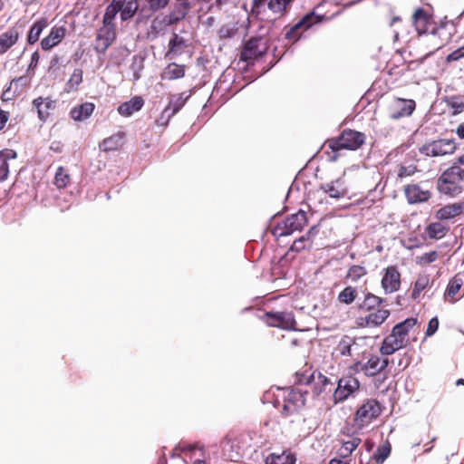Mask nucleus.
<instances>
[{"label": "nucleus", "instance_id": "f257e3e1", "mask_svg": "<svg viewBox=\"0 0 464 464\" xmlns=\"http://www.w3.org/2000/svg\"><path fill=\"white\" fill-rule=\"evenodd\" d=\"M366 136L363 132L346 129L335 139L326 141V145L332 150L333 155L329 156L330 160L335 161L338 158L337 152L341 150H356L365 142Z\"/></svg>", "mask_w": 464, "mask_h": 464}, {"label": "nucleus", "instance_id": "f03ea898", "mask_svg": "<svg viewBox=\"0 0 464 464\" xmlns=\"http://www.w3.org/2000/svg\"><path fill=\"white\" fill-rule=\"evenodd\" d=\"M436 188L440 195L457 198L464 192V181L460 178L459 166L444 170L437 179Z\"/></svg>", "mask_w": 464, "mask_h": 464}, {"label": "nucleus", "instance_id": "7ed1b4c3", "mask_svg": "<svg viewBox=\"0 0 464 464\" xmlns=\"http://www.w3.org/2000/svg\"><path fill=\"white\" fill-rule=\"evenodd\" d=\"M268 50L267 38L256 35L246 40L240 53V61L247 64H254L255 61L261 58Z\"/></svg>", "mask_w": 464, "mask_h": 464}, {"label": "nucleus", "instance_id": "20e7f679", "mask_svg": "<svg viewBox=\"0 0 464 464\" xmlns=\"http://www.w3.org/2000/svg\"><path fill=\"white\" fill-rule=\"evenodd\" d=\"M307 391L300 388L288 387L283 389V407L281 414L285 417L291 416L305 405Z\"/></svg>", "mask_w": 464, "mask_h": 464}, {"label": "nucleus", "instance_id": "39448f33", "mask_svg": "<svg viewBox=\"0 0 464 464\" xmlns=\"http://www.w3.org/2000/svg\"><path fill=\"white\" fill-rule=\"evenodd\" d=\"M306 225V212L299 210L298 212L286 217L283 221L278 222L272 229V234L277 237L289 236L295 231H301Z\"/></svg>", "mask_w": 464, "mask_h": 464}, {"label": "nucleus", "instance_id": "423d86ee", "mask_svg": "<svg viewBox=\"0 0 464 464\" xmlns=\"http://www.w3.org/2000/svg\"><path fill=\"white\" fill-rule=\"evenodd\" d=\"M456 150L457 143L454 139H440L423 144L419 150L426 157H440L452 154Z\"/></svg>", "mask_w": 464, "mask_h": 464}, {"label": "nucleus", "instance_id": "0eeeda50", "mask_svg": "<svg viewBox=\"0 0 464 464\" xmlns=\"http://www.w3.org/2000/svg\"><path fill=\"white\" fill-rule=\"evenodd\" d=\"M381 413V404L376 400H368L356 411L354 422L358 427L362 428L370 424Z\"/></svg>", "mask_w": 464, "mask_h": 464}, {"label": "nucleus", "instance_id": "6e6552de", "mask_svg": "<svg viewBox=\"0 0 464 464\" xmlns=\"http://www.w3.org/2000/svg\"><path fill=\"white\" fill-rule=\"evenodd\" d=\"M322 21L321 16L314 11L304 15L296 24L292 25L285 33V38L289 41L296 42L303 32L311 28L314 24H317Z\"/></svg>", "mask_w": 464, "mask_h": 464}, {"label": "nucleus", "instance_id": "1a4fd4ad", "mask_svg": "<svg viewBox=\"0 0 464 464\" xmlns=\"http://www.w3.org/2000/svg\"><path fill=\"white\" fill-rule=\"evenodd\" d=\"M360 387L359 381L353 376L342 377L338 380L337 387L334 392L335 402H342L353 395Z\"/></svg>", "mask_w": 464, "mask_h": 464}, {"label": "nucleus", "instance_id": "9d476101", "mask_svg": "<svg viewBox=\"0 0 464 464\" xmlns=\"http://www.w3.org/2000/svg\"><path fill=\"white\" fill-rule=\"evenodd\" d=\"M293 0H253L252 12L260 14L267 8L273 14L282 16Z\"/></svg>", "mask_w": 464, "mask_h": 464}, {"label": "nucleus", "instance_id": "9b49d317", "mask_svg": "<svg viewBox=\"0 0 464 464\" xmlns=\"http://www.w3.org/2000/svg\"><path fill=\"white\" fill-rule=\"evenodd\" d=\"M266 324L271 327L294 329L296 322L292 312H266L264 315Z\"/></svg>", "mask_w": 464, "mask_h": 464}, {"label": "nucleus", "instance_id": "f8f14e48", "mask_svg": "<svg viewBox=\"0 0 464 464\" xmlns=\"http://www.w3.org/2000/svg\"><path fill=\"white\" fill-rule=\"evenodd\" d=\"M116 38V28L114 24H102L98 30L95 39L94 49L97 53H103Z\"/></svg>", "mask_w": 464, "mask_h": 464}, {"label": "nucleus", "instance_id": "ddd939ff", "mask_svg": "<svg viewBox=\"0 0 464 464\" xmlns=\"http://www.w3.org/2000/svg\"><path fill=\"white\" fill-rule=\"evenodd\" d=\"M381 284L385 294H392L400 289L401 273L396 266H390L384 269Z\"/></svg>", "mask_w": 464, "mask_h": 464}, {"label": "nucleus", "instance_id": "4468645a", "mask_svg": "<svg viewBox=\"0 0 464 464\" xmlns=\"http://www.w3.org/2000/svg\"><path fill=\"white\" fill-rule=\"evenodd\" d=\"M369 314L365 317H360L358 319V324L362 327L371 326L377 327L382 324L386 319L390 316V310L382 306L374 311L368 312Z\"/></svg>", "mask_w": 464, "mask_h": 464}, {"label": "nucleus", "instance_id": "2eb2a0df", "mask_svg": "<svg viewBox=\"0 0 464 464\" xmlns=\"http://www.w3.org/2000/svg\"><path fill=\"white\" fill-rule=\"evenodd\" d=\"M67 29L64 25H54L47 36L41 41V48L49 51L58 45L65 37Z\"/></svg>", "mask_w": 464, "mask_h": 464}, {"label": "nucleus", "instance_id": "dca6fc26", "mask_svg": "<svg viewBox=\"0 0 464 464\" xmlns=\"http://www.w3.org/2000/svg\"><path fill=\"white\" fill-rule=\"evenodd\" d=\"M404 194L410 204L426 202L431 198V192L429 189L422 188L418 184L405 186Z\"/></svg>", "mask_w": 464, "mask_h": 464}, {"label": "nucleus", "instance_id": "f3484780", "mask_svg": "<svg viewBox=\"0 0 464 464\" xmlns=\"http://www.w3.org/2000/svg\"><path fill=\"white\" fill-rule=\"evenodd\" d=\"M406 344L407 342L405 340L392 332L383 339L380 347V353L382 355L388 356L405 347Z\"/></svg>", "mask_w": 464, "mask_h": 464}, {"label": "nucleus", "instance_id": "a211bd4d", "mask_svg": "<svg viewBox=\"0 0 464 464\" xmlns=\"http://www.w3.org/2000/svg\"><path fill=\"white\" fill-rule=\"evenodd\" d=\"M416 107L415 101L407 99H397L391 111V118L398 120L403 117H409L412 114Z\"/></svg>", "mask_w": 464, "mask_h": 464}, {"label": "nucleus", "instance_id": "6ab92c4d", "mask_svg": "<svg viewBox=\"0 0 464 464\" xmlns=\"http://www.w3.org/2000/svg\"><path fill=\"white\" fill-rule=\"evenodd\" d=\"M22 25L15 24L14 26L9 28L6 32L0 34V55L6 53L17 43L22 34Z\"/></svg>", "mask_w": 464, "mask_h": 464}, {"label": "nucleus", "instance_id": "aec40b11", "mask_svg": "<svg viewBox=\"0 0 464 464\" xmlns=\"http://www.w3.org/2000/svg\"><path fill=\"white\" fill-rule=\"evenodd\" d=\"M33 106L36 109L40 121H46L50 117L51 111L56 107V101L50 97H38L33 101Z\"/></svg>", "mask_w": 464, "mask_h": 464}, {"label": "nucleus", "instance_id": "412c9836", "mask_svg": "<svg viewBox=\"0 0 464 464\" xmlns=\"http://www.w3.org/2000/svg\"><path fill=\"white\" fill-rule=\"evenodd\" d=\"M189 2H177L173 9L164 17L166 25H172L184 19L191 9Z\"/></svg>", "mask_w": 464, "mask_h": 464}, {"label": "nucleus", "instance_id": "4be33fe9", "mask_svg": "<svg viewBox=\"0 0 464 464\" xmlns=\"http://www.w3.org/2000/svg\"><path fill=\"white\" fill-rule=\"evenodd\" d=\"M464 285V271L456 274L449 282L447 288L444 293L445 299H447L450 303H455L458 301L460 296H457V295L461 290Z\"/></svg>", "mask_w": 464, "mask_h": 464}, {"label": "nucleus", "instance_id": "5701e85b", "mask_svg": "<svg viewBox=\"0 0 464 464\" xmlns=\"http://www.w3.org/2000/svg\"><path fill=\"white\" fill-rule=\"evenodd\" d=\"M317 232V227H312L304 235L294 241L290 250L295 252H301L304 249H310L313 245V238L315 237Z\"/></svg>", "mask_w": 464, "mask_h": 464}, {"label": "nucleus", "instance_id": "b1692460", "mask_svg": "<svg viewBox=\"0 0 464 464\" xmlns=\"http://www.w3.org/2000/svg\"><path fill=\"white\" fill-rule=\"evenodd\" d=\"M143 105V98L141 96H134L130 101L122 102L121 105H119L117 111L120 115L130 117L134 112L140 111Z\"/></svg>", "mask_w": 464, "mask_h": 464}, {"label": "nucleus", "instance_id": "393cba45", "mask_svg": "<svg viewBox=\"0 0 464 464\" xmlns=\"http://www.w3.org/2000/svg\"><path fill=\"white\" fill-rule=\"evenodd\" d=\"M463 213H464V200L460 201V202L448 204V205L440 208L437 211L436 217L439 219L446 220V219H450L455 217H458Z\"/></svg>", "mask_w": 464, "mask_h": 464}, {"label": "nucleus", "instance_id": "a878e982", "mask_svg": "<svg viewBox=\"0 0 464 464\" xmlns=\"http://www.w3.org/2000/svg\"><path fill=\"white\" fill-rule=\"evenodd\" d=\"M412 23L415 29L420 34L429 32L430 24V17L422 8H418L412 15Z\"/></svg>", "mask_w": 464, "mask_h": 464}, {"label": "nucleus", "instance_id": "bb28decb", "mask_svg": "<svg viewBox=\"0 0 464 464\" xmlns=\"http://www.w3.org/2000/svg\"><path fill=\"white\" fill-rule=\"evenodd\" d=\"M385 305V299L379 297L372 293H367L364 295L363 301L359 304V310L372 312Z\"/></svg>", "mask_w": 464, "mask_h": 464}, {"label": "nucleus", "instance_id": "cd10ccee", "mask_svg": "<svg viewBox=\"0 0 464 464\" xmlns=\"http://www.w3.org/2000/svg\"><path fill=\"white\" fill-rule=\"evenodd\" d=\"M168 55L170 58H175L182 54L185 49L188 47L187 40L177 34H173V37L169 42Z\"/></svg>", "mask_w": 464, "mask_h": 464}, {"label": "nucleus", "instance_id": "c85d7f7f", "mask_svg": "<svg viewBox=\"0 0 464 464\" xmlns=\"http://www.w3.org/2000/svg\"><path fill=\"white\" fill-rule=\"evenodd\" d=\"M190 96L191 93H188L186 92L171 95L169 103L165 108L169 109L170 113L174 116L184 107Z\"/></svg>", "mask_w": 464, "mask_h": 464}, {"label": "nucleus", "instance_id": "c756f323", "mask_svg": "<svg viewBox=\"0 0 464 464\" xmlns=\"http://www.w3.org/2000/svg\"><path fill=\"white\" fill-rule=\"evenodd\" d=\"M17 157L16 152L14 150L4 149L0 150V181H4L7 179L9 174L8 160H14Z\"/></svg>", "mask_w": 464, "mask_h": 464}, {"label": "nucleus", "instance_id": "7c9ffc66", "mask_svg": "<svg viewBox=\"0 0 464 464\" xmlns=\"http://www.w3.org/2000/svg\"><path fill=\"white\" fill-rule=\"evenodd\" d=\"M95 106L92 102H84L79 106L73 107L71 111V117L76 121H82L88 119L93 112Z\"/></svg>", "mask_w": 464, "mask_h": 464}, {"label": "nucleus", "instance_id": "2f4dec72", "mask_svg": "<svg viewBox=\"0 0 464 464\" xmlns=\"http://www.w3.org/2000/svg\"><path fill=\"white\" fill-rule=\"evenodd\" d=\"M124 132L119 131L106 139L100 145L104 151H113L120 149L124 143Z\"/></svg>", "mask_w": 464, "mask_h": 464}, {"label": "nucleus", "instance_id": "473e14b6", "mask_svg": "<svg viewBox=\"0 0 464 464\" xmlns=\"http://www.w3.org/2000/svg\"><path fill=\"white\" fill-rule=\"evenodd\" d=\"M48 19L46 17H42L36 20L33 25L31 26L28 34H27V42L29 44H34L38 42L39 37L42 32L47 27Z\"/></svg>", "mask_w": 464, "mask_h": 464}, {"label": "nucleus", "instance_id": "72a5a7b5", "mask_svg": "<svg viewBox=\"0 0 464 464\" xmlns=\"http://www.w3.org/2000/svg\"><path fill=\"white\" fill-rule=\"evenodd\" d=\"M185 75V65H180L176 63H171L168 64L162 73L161 78L163 80H177L184 77Z\"/></svg>", "mask_w": 464, "mask_h": 464}, {"label": "nucleus", "instance_id": "f704fd0d", "mask_svg": "<svg viewBox=\"0 0 464 464\" xmlns=\"http://www.w3.org/2000/svg\"><path fill=\"white\" fill-rule=\"evenodd\" d=\"M433 280L430 278L429 275H420L418 276L414 283V286L411 292V298L418 299L420 294L427 288L431 287Z\"/></svg>", "mask_w": 464, "mask_h": 464}, {"label": "nucleus", "instance_id": "c9c22d12", "mask_svg": "<svg viewBox=\"0 0 464 464\" xmlns=\"http://www.w3.org/2000/svg\"><path fill=\"white\" fill-rule=\"evenodd\" d=\"M125 0H112L105 10L102 24H114L113 20L115 19L118 13H121V8Z\"/></svg>", "mask_w": 464, "mask_h": 464}, {"label": "nucleus", "instance_id": "e433bc0d", "mask_svg": "<svg viewBox=\"0 0 464 464\" xmlns=\"http://www.w3.org/2000/svg\"><path fill=\"white\" fill-rule=\"evenodd\" d=\"M321 189L334 198H341L345 195V190L342 188V183L339 179L322 184Z\"/></svg>", "mask_w": 464, "mask_h": 464}, {"label": "nucleus", "instance_id": "4c0bfd02", "mask_svg": "<svg viewBox=\"0 0 464 464\" xmlns=\"http://www.w3.org/2000/svg\"><path fill=\"white\" fill-rule=\"evenodd\" d=\"M417 319L411 317L405 319L403 322L397 324L392 330L399 337L408 342V334L410 330L416 324Z\"/></svg>", "mask_w": 464, "mask_h": 464}, {"label": "nucleus", "instance_id": "58836bf2", "mask_svg": "<svg viewBox=\"0 0 464 464\" xmlns=\"http://www.w3.org/2000/svg\"><path fill=\"white\" fill-rule=\"evenodd\" d=\"M295 457L291 453H271L265 459V464H295Z\"/></svg>", "mask_w": 464, "mask_h": 464}, {"label": "nucleus", "instance_id": "ea45409f", "mask_svg": "<svg viewBox=\"0 0 464 464\" xmlns=\"http://www.w3.org/2000/svg\"><path fill=\"white\" fill-rule=\"evenodd\" d=\"M356 344V340L353 337H351L349 335H343L336 348L335 351L341 355V356H350L352 355V347Z\"/></svg>", "mask_w": 464, "mask_h": 464}, {"label": "nucleus", "instance_id": "a19ab883", "mask_svg": "<svg viewBox=\"0 0 464 464\" xmlns=\"http://www.w3.org/2000/svg\"><path fill=\"white\" fill-rule=\"evenodd\" d=\"M362 442L358 437H353L351 440L343 441L342 447L338 450V456L346 459L357 449Z\"/></svg>", "mask_w": 464, "mask_h": 464}, {"label": "nucleus", "instance_id": "79ce46f5", "mask_svg": "<svg viewBox=\"0 0 464 464\" xmlns=\"http://www.w3.org/2000/svg\"><path fill=\"white\" fill-rule=\"evenodd\" d=\"M448 230L449 227L444 226L440 222L430 223L426 228L427 235L430 239L442 238L446 235Z\"/></svg>", "mask_w": 464, "mask_h": 464}, {"label": "nucleus", "instance_id": "37998d69", "mask_svg": "<svg viewBox=\"0 0 464 464\" xmlns=\"http://www.w3.org/2000/svg\"><path fill=\"white\" fill-rule=\"evenodd\" d=\"M140 0H125L121 8V19L125 22L132 18L139 9Z\"/></svg>", "mask_w": 464, "mask_h": 464}, {"label": "nucleus", "instance_id": "c03bdc74", "mask_svg": "<svg viewBox=\"0 0 464 464\" xmlns=\"http://www.w3.org/2000/svg\"><path fill=\"white\" fill-rule=\"evenodd\" d=\"M364 374L368 377H373L382 372L378 362V355H371L366 362L363 363Z\"/></svg>", "mask_w": 464, "mask_h": 464}, {"label": "nucleus", "instance_id": "a18cd8bd", "mask_svg": "<svg viewBox=\"0 0 464 464\" xmlns=\"http://www.w3.org/2000/svg\"><path fill=\"white\" fill-rule=\"evenodd\" d=\"M357 295H358V293H357L356 288L349 285V286L344 287L338 294L337 300L339 303L348 305V304H353L355 301Z\"/></svg>", "mask_w": 464, "mask_h": 464}, {"label": "nucleus", "instance_id": "49530a36", "mask_svg": "<svg viewBox=\"0 0 464 464\" xmlns=\"http://www.w3.org/2000/svg\"><path fill=\"white\" fill-rule=\"evenodd\" d=\"M366 275L367 269L365 266L360 265H353L348 268L345 278L355 283Z\"/></svg>", "mask_w": 464, "mask_h": 464}, {"label": "nucleus", "instance_id": "de8ad7c7", "mask_svg": "<svg viewBox=\"0 0 464 464\" xmlns=\"http://www.w3.org/2000/svg\"><path fill=\"white\" fill-rule=\"evenodd\" d=\"M391 450V444L386 442L376 449L372 459H374L376 464H382L390 456Z\"/></svg>", "mask_w": 464, "mask_h": 464}, {"label": "nucleus", "instance_id": "09e8293b", "mask_svg": "<svg viewBox=\"0 0 464 464\" xmlns=\"http://www.w3.org/2000/svg\"><path fill=\"white\" fill-rule=\"evenodd\" d=\"M144 68V57L141 55H133L131 58L130 70L132 71L133 81H138L141 75L140 72Z\"/></svg>", "mask_w": 464, "mask_h": 464}, {"label": "nucleus", "instance_id": "8fccbe9b", "mask_svg": "<svg viewBox=\"0 0 464 464\" xmlns=\"http://www.w3.org/2000/svg\"><path fill=\"white\" fill-rule=\"evenodd\" d=\"M82 75H83V72L82 69H80V68L74 69L70 79L66 82V91L67 92L76 91L78 89V86L82 82Z\"/></svg>", "mask_w": 464, "mask_h": 464}, {"label": "nucleus", "instance_id": "3c124183", "mask_svg": "<svg viewBox=\"0 0 464 464\" xmlns=\"http://www.w3.org/2000/svg\"><path fill=\"white\" fill-rule=\"evenodd\" d=\"M237 31L238 27L237 26V24L231 23L223 24L218 29V34L220 39H231L237 34Z\"/></svg>", "mask_w": 464, "mask_h": 464}, {"label": "nucleus", "instance_id": "603ef678", "mask_svg": "<svg viewBox=\"0 0 464 464\" xmlns=\"http://www.w3.org/2000/svg\"><path fill=\"white\" fill-rule=\"evenodd\" d=\"M70 182V176L63 167H59L54 177V184L58 188H64Z\"/></svg>", "mask_w": 464, "mask_h": 464}, {"label": "nucleus", "instance_id": "864d4df0", "mask_svg": "<svg viewBox=\"0 0 464 464\" xmlns=\"http://www.w3.org/2000/svg\"><path fill=\"white\" fill-rule=\"evenodd\" d=\"M328 385L333 386L334 383L325 375H323L322 373H318L317 382H315L314 387V393L315 395L321 394L322 392L326 391V388Z\"/></svg>", "mask_w": 464, "mask_h": 464}, {"label": "nucleus", "instance_id": "5fc2aeb1", "mask_svg": "<svg viewBox=\"0 0 464 464\" xmlns=\"http://www.w3.org/2000/svg\"><path fill=\"white\" fill-rule=\"evenodd\" d=\"M148 5V9L151 13H156L160 10L164 9L169 3L170 0H144Z\"/></svg>", "mask_w": 464, "mask_h": 464}, {"label": "nucleus", "instance_id": "6e6d98bb", "mask_svg": "<svg viewBox=\"0 0 464 464\" xmlns=\"http://www.w3.org/2000/svg\"><path fill=\"white\" fill-rule=\"evenodd\" d=\"M418 171V169L415 165L411 164L408 166L401 165L398 169V179H402L407 177H411L414 175Z\"/></svg>", "mask_w": 464, "mask_h": 464}, {"label": "nucleus", "instance_id": "4d7b16f0", "mask_svg": "<svg viewBox=\"0 0 464 464\" xmlns=\"http://www.w3.org/2000/svg\"><path fill=\"white\" fill-rule=\"evenodd\" d=\"M448 106L452 110L453 115L459 114L464 111V102L455 97L448 101Z\"/></svg>", "mask_w": 464, "mask_h": 464}, {"label": "nucleus", "instance_id": "13d9d810", "mask_svg": "<svg viewBox=\"0 0 464 464\" xmlns=\"http://www.w3.org/2000/svg\"><path fill=\"white\" fill-rule=\"evenodd\" d=\"M439 257V254L437 251H430L428 253H424L419 257L420 265H429L434 261H436Z\"/></svg>", "mask_w": 464, "mask_h": 464}, {"label": "nucleus", "instance_id": "bf43d9fd", "mask_svg": "<svg viewBox=\"0 0 464 464\" xmlns=\"http://www.w3.org/2000/svg\"><path fill=\"white\" fill-rule=\"evenodd\" d=\"M173 115L170 113L169 109L165 108L160 113V117L156 120L158 126H167Z\"/></svg>", "mask_w": 464, "mask_h": 464}, {"label": "nucleus", "instance_id": "052dcab7", "mask_svg": "<svg viewBox=\"0 0 464 464\" xmlns=\"http://www.w3.org/2000/svg\"><path fill=\"white\" fill-rule=\"evenodd\" d=\"M464 58V45L451 52L447 55L446 61L447 63H452Z\"/></svg>", "mask_w": 464, "mask_h": 464}, {"label": "nucleus", "instance_id": "680f3d73", "mask_svg": "<svg viewBox=\"0 0 464 464\" xmlns=\"http://www.w3.org/2000/svg\"><path fill=\"white\" fill-rule=\"evenodd\" d=\"M439 328V320L437 317H433L430 320L426 330V336L433 335Z\"/></svg>", "mask_w": 464, "mask_h": 464}, {"label": "nucleus", "instance_id": "e2e57ef3", "mask_svg": "<svg viewBox=\"0 0 464 464\" xmlns=\"http://www.w3.org/2000/svg\"><path fill=\"white\" fill-rule=\"evenodd\" d=\"M26 82V79H25V77H24V76H21V77H18V78H16V79H14V80L10 82L9 86L7 87V89L3 92V99H5V100H10V99H11V98L8 96V93H9V92H10V89H11V86H12V84H13V83H17V82Z\"/></svg>", "mask_w": 464, "mask_h": 464}, {"label": "nucleus", "instance_id": "0e129e2a", "mask_svg": "<svg viewBox=\"0 0 464 464\" xmlns=\"http://www.w3.org/2000/svg\"><path fill=\"white\" fill-rule=\"evenodd\" d=\"M9 119V112L0 108V130L4 129Z\"/></svg>", "mask_w": 464, "mask_h": 464}, {"label": "nucleus", "instance_id": "69168bd1", "mask_svg": "<svg viewBox=\"0 0 464 464\" xmlns=\"http://www.w3.org/2000/svg\"><path fill=\"white\" fill-rule=\"evenodd\" d=\"M40 54L37 51L34 52L31 55V62L29 64V69H34L39 63Z\"/></svg>", "mask_w": 464, "mask_h": 464}, {"label": "nucleus", "instance_id": "338daca9", "mask_svg": "<svg viewBox=\"0 0 464 464\" xmlns=\"http://www.w3.org/2000/svg\"><path fill=\"white\" fill-rule=\"evenodd\" d=\"M378 362L380 364V367L382 369V372H383L389 365L390 360L387 357H380L378 356Z\"/></svg>", "mask_w": 464, "mask_h": 464}, {"label": "nucleus", "instance_id": "774afa93", "mask_svg": "<svg viewBox=\"0 0 464 464\" xmlns=\"http://www.w3.org/2000/svg\"><path fill=\"white\" fill-rule=\"evenodd\" d=\"M456 134L461 140H464V122L460 123L456 129Z\"/></svg>", "mask_w": 464, "mask_h": 464}]
</instances>
